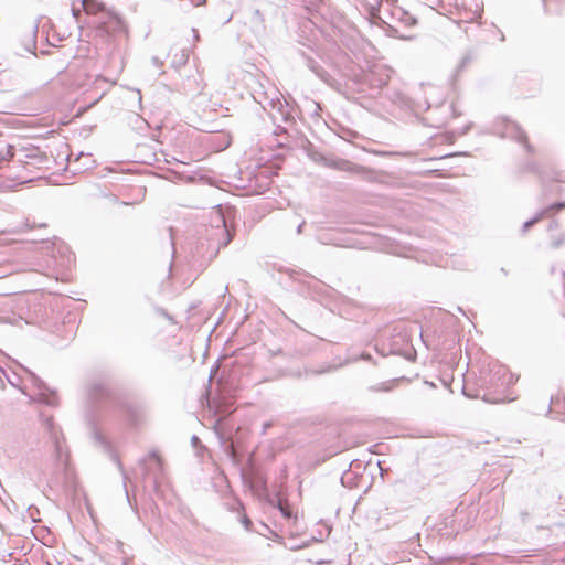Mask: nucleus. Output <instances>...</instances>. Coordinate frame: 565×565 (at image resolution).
<instances>
[{
	"label": "nucleus",
	"mask_w": 565,
	"mask_h": 565,
	"mask_svg": "<svg viewBox=\"0 0 565 565\" xmlns=\"http://www.w3.org/2000/svg\"><path fill=\"white\" fill-rule=\"evenodd\" d=\"M494 132L501 138H510L518 141L519 143L524 145L527 150L531 149L530 145L527 143L526 135L522 128L516 122L511 121L505 117L497 119Z\"/></svg>",
	"instance_id": "nucleus-1"
},
{
	"label": "nucleus",
	"mask_w": 565,
	"mask_h": 565,
	"mask_svg": "<svg viewBox=\"0 0 565 565\" xmlns=\"http://www.w3.org/2000/svg\"><path fill=\"white\" fill-rule=\"evenodd\" d=\"M53 443V465L56 472L65 471L68 466V452L65 447L64 438L57 431H51Z\"/></svg>",
	"instance_id": "nucleus-2"
},
{
	"label": "nucleus",
	"mask_w": 565,
	"mask_h": 565,
	"mask_svg": "<svg viewBox=\"0 0 565 565\" xmlns=\"http://www.w3.org/2000/svg\"><path fill=\"white\" fill-rule=\"evenodd\" d=\"M494 379L498 382L497 386H510L518 381V376L512 374L504 365H499L494 372Z\"/></svg>",
	"instance_id": "nucleus-3"
},
{
	"label": "nucleus",
	"mask_w": 565,
	"mask_h": 565,
	"mask_svg": "<svg viewBox=\"0 0 565 565\" xmlns=\"http://www.w3.org/2000/svg\"><path fill=\"white\" fill-rule=\"evenodd\" d=\"M21 270V266L12 262L10 257L0 255V279L9 277Z\"/></svg>",
	"instance_id": "nucleus-4"
},
{
	"label": "nucleus",
	"mask_w": 565,
	"mask_h": 565,
	"mask_svg": "<svg viewBox=\"0 0 565 565\" xmlns=\"http://www.w3.org/2000/svg\"><path fill=\"white\" fill-rule=\"evenodd\" d=\"M99 28L107 33H113L120 30L122 23L117 15L106 13L104 14V19L99 22Z\"/></svg>",
	"instance_id": "nucleus-5"
},
{
	"label": "nucleus",
	"mask_w": 565,
	"mask_h": 565,
	"mask_svg": "<svg viewBox=\"0 0 565 565\" xmlns=\"http://www.w3.org/2000/svg\"><path fill=\"white\" fill-rule=\"evenodd\" d=\"M329 166L334 169L341 170V171H348V172L358 173V174L365 171V169L363 167L358 166V164H355L349 160H344V159L332 160L329 163Z\"/></svg>",
	"instance_id": "nucleus-6"
},
{
	"label": "nucleus",
	"mask_w": 565,
	"mask_h": 565,
	"mask_svg": "<svg viewBox=\"0 0 565 565\" xmlns=\"http://www.w3.org/2000/svg\"><path fill=\"white\" fill-rule=\"evenodd\" d=\"M211 222H212L213 226H215L217 228H222V231L226 235V241L224 242V245H227L231 241V236H230L228 230L226 227L225 216L221 210L217 209L212 213Z\"/></svg>",
	"instance_id": "nucleus-7"
},
{
	"label": "nucleus",
	"mask_w": 565,
	"mask_h": 565,
	"mask_svg": "<svg viewBox=\"0 0 565 565\" xmlns=\"http://www.w3.org/2000/svg\"><path fill=\"white\" fill-rule=\"evenodd\" d=\"M82 7L87 14H96L104 11V4L97 0H82Z\"/></svg>",
	"instance_id": "nucleus-8"
},
{
	"label": "nucleus",
	"mask_w": 565,
	"mask_h": 565,
	"mask_svg": "<svg viewBox=\"0 0 565 565\" xmlns=\"http://www.w3.org/2000/svg\"><path fill=\"white\" fill-rule=\"evenodd\" d=\"M13 157H14L13 147L11 145H8L6 153L0 154V168H2L4 162L10 161Z\"/></svg>",
	"instance_id": "nucleus-9"
},
{
	"label": "nucleus",
	"mask_w": 565,
	"mask_h": 565,
	"mask_svg": "<svg viewBox=\"0 0 565 565\" xmlns=\"http://www.w3.org/2000/svg\"><path fill=\"white\" fill-rule=\"evenodd\" d=\"M480 18H481V9L479 8V6H477L476 10L469 12L466 15L465 21L466 22H475Z\"/></svg>",
	"instance_id": "nucleus-10"
},
{
	"label": "nucleus",
	"mask_w": 565,
	"mask_h": 565,
	"mask_svg": "<svg viewBox=\"0 0 565 565\" xmlns=\"http://www.w3.org/2000/svg\"><path fill=\"white\" fill-rule=\"evenodd\" d=\"M544 215H545V212H540V213H537V215L535 217L525 222L523 224V232H526L532 225H534L536 222H539Z\"/></svg>",
	"instance_id": "nucleus-11"
},
{
	"label": "nucleus",
	"mask_w": 565,
	"mask_h": 565,
	"mask_svg": "<svg viewBox=\"0 0 565 565\" xmlns=\"http://www.w3.org/2000/svg\"><path fill=\"white\" fill-rule=\"evenodd\" d=\"M563 209H565V202H558V203H555V204H552V205L545 207L542 212H545V215H546L551 212L561 211Z\"/></svg>",
	"instance_id": "nucleus-12"
},
{
	"label": "nucleus",
	"mask_w": 565,
	"mask_h": 565,
	"mask_svg": "<svg viewBox=\"0 0 565 565\" xmlns=\"http://www.w3.org/2000/svg\"><path fill=\"white\" fill-rule=\"evenodd\" d=\"M149 458L154 460L159 469L161 468V459L156 451L150 452Z\"/></svg>",
	"instance_id": "nucleus-13"
},
{
	"label": "nucleus",
	"mask_w": 565,
	"mask_h": 565,
	"mask_svg": "<svg viewBox=\"0 0 565 565\" xmlns=\"http://www.w3.org/2000/svg\"><path fill=\"white\" fill-rule=\"evenodd\" d=\"M20 292V288L12 287L0 291V295H10V294H17Z\"/></svg>",
	"instance_id": "nucleus-14"
},
{
	"label": "nucleus",
	"mask_w": 565,
	"mask_h": 565,
	"mask_svg": "<svg viewBox=\"0 0 565 565\" xmlns=\"http://www.w3.org/2000/svg\"><path fill=\"white\" fill-rule=\"evenodd\" d=\"M242 523L244 524L246 530H249V527L252 525V522H250V520L246 515L243 516Z\"/></svg>",
	"instance_id": "nucleus-15"
},
{
	"label": "nucleus",
	"mask_w": 565,
	"mask_h": 565,
	"mask_svg": "<svg viewBox=\"0 0 565 565\" xmlns=\"http://www.w3.org/2000/svg\"><path fill=\"white\" fill-rule=\"evenodd\" d=\"M79 12H81V10H79V9H77V8H75V7H73V8H72V13H73V15H74L75 18H77V15L79 14Z\"/></svg>",
	"instance_id": "nucleus-16"
},
{
	"label": "nucleus",
	"mask_w": 565,
	"mask_h": 565,
	"mask_svg": "<svg viewBox=\"0 0 565 565\" xmlns=\"http://www.w3.org/2000/svg\"><path fill=\"white\" fill-rule=\"evenodd\" d=\"M406 22H407V24L412 25V24H415L416 20L413 17H408Z\"/></svg>",
	"instance_id": "nucleus-17"
},
{
	"label": "nucleus",
	"mask_w": 565,
	"mask_h": 565,
	"mask_svg": "<svg viewBox=\"0 0 565 565\" xmlns=\"http://www.w3.org/2000/svg\"><path fill=\"white\" fill-rule=\"evenodd\" d=\"M36 32H38V22H35L32 26V35L35 36Z\"/></svg>",
	"instance_id": "nucleus-18"
},
{
	"label": "nucleus",
	"mask_w": 565,
	"mask_h": 565,
	"mask_svg": "<svg viewBox=\"0 0 565 565\" xmlns=\"http://www.w3.org/2000/svg\"><path fill=\"white\" fill-rule=\"evenodd\" d=\"M192 32H193L194 39L198 41L200 39L198 30L193 29Z\"/></svg>",
	"instance_id": "nucleus-19"
},
{
	"label": "nucleus",
	"mask_w": 565,
	"mask_h": 565,
	"mask_svg": "<svg viewBox=\"0 0 565 565\" xmlns=\"http://www.w3.org/2000/svg\"><path fill=\"white\" fill-rule=\"evenodd\" d=\"M186 60H188V56L182 55L181 60L179 61V64H181V65L185 64Z\"/></svg>",
	"instance_id": "nucleus-20"
},
{
	"label": "nucleus",
	"mask_w": 565,
	"mask_h": 565,
	"mask_svg": "<svg viewBox=\"0 0 565 565\" xmlns=\"http://www.w3.org/2000/svg\"><path fill=\"white\" fill-rule=\"evenodd\" d=\"M305 223L302 222L301 224L298 225L297 227V233L300 234L302 232V227H303Z\"/></svg>",
	"instance_id": "nucleus-21"
},
{
	"label": "nucleus",
	"mask_w": 565,
	"mask_h": 565,
	"mask_svg": "<svg viewBox=\"0 0 565 565\" xmlns=\"http://www.w3.org/2000/svg\"><path fill=\"white\" fill-rule=\"evenodd\" d=\"M152 62H153V64H156V65H160V64H161V62L159 61V58H158V57H153V58H152Z\"/></svg>",
	"instance_id": "nucleus-22"
},
{
	"label": "nucleus",
	"mask_w": 565,
	"mask_h": 565,
	"mask_svg": "<svg viewBox=\"0 0 565 565\" xmlns=\"http://www.w3.org/2000/svg\"><path fill=\"white\" fill-rule=\"evenodd\" d=\"M386 84H387V78L381 79L380 83H379V86H383V85H386Z\"/></svg>",
	"instance_id": "nucleus-23"
},
{
	"label": "nucleus",
	"mask_w": 565,
	"mask_h": 565,
	"mask_svg": "<svg viewBox=\"0 0 565 565\" xmlns=\"http://www.w3.org/2000/svg\"><path fill=\"white\" fill-rule=\"evenodd\" d=\"M561 245V241L553 242V247H558Z\"/></svg>",
	"instance_id": "nucleus-24"
},
{
	"label": "nucleus",
	"mask_w": 565,
	"mask_h": 565,
	"mask_svg": "<svg viewBox=\"0 0 565 565\" xmlns=\"http://www.w3.org/2000/svg\"><path fill=\"white\" fill-rule=\"evenodd\" d=\"M198 441H199V438H198L196 436H193V437H192V443H193V444H195V443H198Z\"/></svg>",
	"instance_id": "nucleus-25"
}]
</instances>
